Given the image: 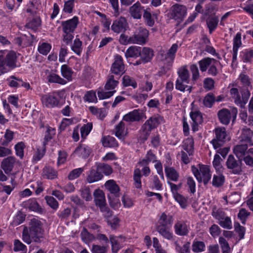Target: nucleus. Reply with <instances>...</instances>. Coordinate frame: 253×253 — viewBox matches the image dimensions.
I'll use <instances>...</instances> for the list:
<instances>
[{
    "label": "nucleus",
    "mask_w": 253,
    "mask_h": 253,
    "mask_svg": "<svg viewBox=\"0 0 253 253\" xmlns=\"http://www.w3.org/2000/svg\"><path fill=\"white\" fill-rule=\"evenodd\" d=\"M127 26L126 19L124 17H120L114 21L111 29L115 33H120L126 31Z\"/></svg>",
    "instance_id": "f3484780"
},
{
    "label": "nucleus",
    "mask_w": 253,
    "mask_h": 253,
    "mask_svg": "<svg viewBox=\"0 0 253 253\" xmlns=\"http://www.w3.org/2000/svg\"><path fill=\"white\" fill-rule=\"evenodd\" d=\"M141 54V47L136 46H130L125 52V56L127 58H137Z\"/></svg>",
    "instance_id": "f704fd0d"
},
{
    "label": "nucleus",
    "mask_w": 253,
    "mask_h": 253,
    "mask_svg": "<svg viewBox=\"0 0 253 253\" xmlns=\"http://www.w3.org/2000/svg\"><path fill=\"white\" fill-rule=\"evenodd\" d=\"M144 10L141 4L137 2L129 7V13L134 19H139Z\"/></svg>",
    "instance_id": "5701e85b"
},
{
    "label": "nucleus",
    "mask_w": 253,
    "mask_h": 253,
    "mask_svg": "<svg viewBox=\"0 0 253 253\" xmlns=\"http://www.w3.org/2000/svg\"><path fill=\"white\" fill-rule=\"evenodd\" d=\"M25 148V143L23 141L18 142L14 145L15 155L20 159H23L24 157V149Z\"/></svg>",
    "instance_id": "a18cd8bd"
},
{
    "label": "nucleus",
    "mask_w": 253,
    "mask_h": 253,
    "mask_svg": "<svg viewBox=\"0 0 253 253\" xmlns=\"http://www.w3.org/2000/svg\"><path fill=\"white\" fill-rule=\"evenodd\" d=\"M46 152V146H43L42 149L38 148L36 152L33 155V163H36L40 161L44 156Z\"/></svg>",
    "instance_id": "052dcab7"
},
{
    "label": "nucleus",
    "mask_w": 253,
    "mask_h": 253,
    "mask_svg": "<svg viewBox=\"0 0 253 253\" xmlns=\"http://www.w3.org/2000/svg\"><path fill=\"white\" fill-rule=\"evenodd\" d=\"M149 34V31L146 28L140 27L130 36V42L132 44L143 45L147 42Z\"/></svg>",
    "instance_id": "6e6552de"
},
{
    "label": "nucleus",
    "mask_w": 253,
    "mask_h": 253,
    "mask_svg": "<svg viewBox=\"0 0 253 253\" xmlns=\"http://www.w3.org/2000/svg\"><path fill=\"white\" fill-rule=\"evenodd\" d=\"M230 94L234 103L242 108H245L251 95L250 91L248 89H244L241 92V97L238 89L235 87L230 89Z\"/></svg>",
    "instance_id": "39448f33"
},
{
    "label": "nucleus",
    "mask_w": 253,
    "mask_h": 253,
    "mask_svg": "<svg viewBox=\"0 0 253 253\" xmlns=\"http://www.w3.org/2000/svg\"><path fill=\"white\" fill-rule=\"evenodd\" d=\"M45 74L46 76V79L48 83H55L61 85H64L67 83L66 80L56 74L53 70L47 69L45 71Z\"/></svg>",
    "instance_id": "2eb2a0df"
},
{
    "label": "nucleus",
    "mask_w": 253,
    "mask_h": 253,
    "mask_svg": "<svg viewBox=\"0 0 253 253\" xmlns=\"http://www.w3.org/2000/svg\"><path fill=\"white\" fill-rule=\"evenodd\" d=\"M82 239L86 244H88L94 240V236L90 234L85 228H84L81 233Z\"/></svg>",
    "instance_id": "338daca9"
},
{
    "label": "nucleus",
    "mask_w": 253,
    "mask_h": 253,
    "mask_svg": "<svg viewBox=\"0 0 253 253\" xmlns=\"http://www.w3.org/2000/svg\"><path fill=\"white\" fill-rule=\"evenodd\" d=\"M177 49L178 45L176 43H174L165 55V62L167 64L168 69H169L172 66Z\"/></svg>",
    "instance_id": "a211bd4d"
},
{
    "label": "nucleus",
    "mask_w": 253,
    "mask_h": 253,
    "mask_svg": "<svg viewBox=\"0 0 253 253\" xmlns=\"http://www.w3.org/2000/svg\"><path fill=\"white\" fill-rule=\"evenodd\" d=\"M123 84L124 86H132L133 88L137 87L135 80L128 75H125L123 78Z\"/></svg>",
    "instance_id": "4d7b16f0"
},
{
    "label": "nucleus",
    "mask_w": 253,
    "mask_h": 253,
    "mask_svg": "<svg viewBox=\"0 0 253 253\" xmlns=\"http://www.w3.org/2000/svg\"><path fill=\"white\" fill-rule=\"evenodd\" d=\"M109 239L111 244L112 251L113 253H117L121 248V244L125 241V238L122 236L110 235Z\"/></svg>",
    "instance_id": "6ab92c4d"
},
{
    "label": "nucleus",
    "mask_w": 253,
    "mask_h": 253,
    "mask_svg": "<svg viewBox=\"0 0 253 253\" xmlns=\"http://www.w3.org/2000/svg\"><path fill=\"white\" fill-rule=\"evenodd\" d=\"M165 171L167 177L173 181H177L179 178L178 172L173 167L166 166Z\"/></svg>",
    "instance_id": "58836bf2"
},
{
    "label": "nucleus",
    "mask_w": 253,
    "mask_h": 253,
    "mask_svg": "<svg viewBox=\"0 0 253 253\" xmlns=\"http://www.w3.org/2000/svg\"><path fill=\"white\" fill-rule=\"evenodd\" d=\"M61 75L68 81H72L73 71L71 68L69 67L67 65L64 64L61 66Z\"/></svg>",
    "instance_id": "37998d69"
},
{
    "label": "nucleus",
    "mask_w": 253,
    "mask_h": 253,
    "mask_svg": "<svg viewBox=\"0 0 253 253\" xmlns=\"http://www.w3.org/2000/svg\"><path fill=\"white\" fill-rule=\"evenodd\" d=\"M79 23V18L77 16L72 18L61 22V26L63 33H74Z\"/></svg>",
    "instance_id": "ddd939ff"
},
{
    "label": "nucleus",
    "mask_w": 253,
    "mask_h": 253,
    "mask_svg": "<svg viewBox=\"0 0 253 253\" xmlns=\"http://www.w3.org/2000/svg\"><path fill=\"white\" fill-rule=\"evenodd\" d=\"M241 44V35L240 34L237 33L233 41L232 63H235L237 60L238 50Z\"/></svg>",
    "instance_id": "7c9ffc66"
},
{
    "label": "nucleus",
    "mask_w": 253,
    "mask_h": 253,
    "mask_svg": "<svg viewBox=\"0 0 253 253\" xmlns=\"http://www.w3.org/2000/svg\"><path fill=\"white\" fill-rule=\"evenodd\" d=\"M219 64V61L210 57L204 58L198 62L200 70L202 73L207 71L209 75L214 77L218 73L217 67Z\"/></svg>",
    "instance_id": "20e7f679"
},
{
    "label": "nucleus",
    "mask_w": 253,
    "mask_h": 253,
    "mask_svg": "<svg viewBox=\"0 0 253 253\" xmlns=\"http://www.w3.org/2000/svg\"><path fill=\"white\" fill-rule=\"evenodd\" d=\"M95 205L99 208L105 205L106 200L103 191L100 189L95 190L93 193Z\"/></svg>",
    "instance_id": "c85d7f7f"
},
{
    "label": "nucleus",
    "mask_w": 253,
    "mask_h": 253,
    "mask_svg": "<svg viewBox=\"0 0 253 253\" xmlns=\"http://www.w3.org/2000/svg\"><path fill=\"white\" fill-rule=\"evenodd\" d=\"M97 169L101 173H103L105 175H110L113 171L112 168L109 165L104 163L100 164L97 166Z\"/></svg>",
    "instance_id": "774afa93"
},
{
    "label": "nucleus",
    "mask_w": 253,
    "mask_h": 253,
    "mask_svg": "<svg viewBox=\"0 0 253 253\" xmlns=\"http://www.w3.org/2000/svg\"><path fill=\"white\" fill-rule=\"evenodd\" d=\"M42 176L44 178L53 180L57 177L58 172L53 168L46 166L42 169Z\"/></svg>",
    "instance_id": "a878e982"
},
{
    "label": "nucleus",
    "mask_w": 253,
    "mask_h": 253,
    "mask_svg": "<svg viewBox=\"0 0 253 253\" xmlns=\"http://www.w3.org/2000/svg\"><path fill=\"white\" fill-rule=\"evenodd\" d=\"M143 18L145 23L149 27H152L155 24V20L151 13L150 8H147L143 10Z\"/></svg>",
    "instance_id": "3c124183"
},
{
    "label": "nucleus",
    "mask_w": 253,
    "mask_h": 253,
    "mask_svg": "<svg viewBox=\"0 0 253 253\" xmlns=\"http://www.w3.org/2000/svg\"><path fill=\"white\" fill-rule=\"evenodd\" d=\"M43 224L38 219H31L28 227H25L22 232V240L27 244L32 242L39 243L44 238Z\"/></svg>",
    "instance_id": "f257e3e1"
},
{
    "label": "nucleus",
    "mask_w": 253,
    "mask_h": 253,
    "mask_svg": "<svg viewBox=\"0 0 253 253\" xmlns=\"http://www.w3.org/2000/svg\"><path fill=\"white\" fill-rule=\"evenodd\" d=\"M144 119H146V117L143 111L139 109H135L124 115L123 121L131 123L140 122Z\"/></svg>",
    "instance_id": "9d476101"
},
{
    "label": "nucleus",
    "mask_w": 253,
    "mask_h": 253,
    "mask_svg": "<svg viewBox=\"0 0 253 253\" xmlns=\"http://www.w3.org/2000/svg\"><path fill=\"white\" fill-rule=\"evenodd\" d=\"M240 57L244 63H251L253 58V50L245 49L240 52Z\"/></svg>",
    "instance_id": "de8ad7c7"
},
{
    "label": "nucleus",
    "mask_w": 253,
    "mask_h": 253,
    "mask_svg": "<svg viewBox=\"0 0 253 253\" xmlns=\"http://www.w3.org/2000/svg\"><path fill=\"white\" fill-rule=\"evenodd\" d=\"M111 71L116 75H122L125 73V66L122 56L117 55L115 57V61L112 64Z\"/></svg>",
    "instance_id": "4468645a"
},
{
    "label": "nucleus",
    "mask_w": 253,
    "mask_h": 253,
    "mask_svg": "<svg viewBox=\"0 0 253 253\" xmlns=\"http://www.w3.org/2000/svg\"><path fill=\"white\" fill-rule=\"evenodd\" d=\"M205 244L202 241H194L192 244V250L194 253H200L205 251Z\"/></svg>",
    "instance_id": "69168bd1"
},
{
    "label": "nucleus",
    "mask_w": 253,
    "mask_h": 253,
    "mask_svg": "<svg viewBox=\"0 0 253 253\" xmlns=\"http://www.w3.org/2000/svg\"><path fill=\"white\" fill-rule=\"evenodd\" d=\"M248 148L247 144L237 145L234 147L233 152L238 158L242 159L247 151Z\"/></svg>",
    "instance_id": "ea45409f"
},
{
    "label": "nucleus",
    "mask_w": 253,
    "mask_h": 253,
    "mask_svg": "<svg viewBox=\"0 0 253 253\" xmlns=\"http://www.w3.org/2000/svg\"><path fill=\"white\" fill-rule=\"evenodd\" d=\"M218 22V17L215 15L210 16L206 19V23L210 34L217 28Z\"/></svg>",
    "instance_id": "c9c22d12"
},
{
    "label": "nucleus",
    "mask_w": 253,
    "mask_h": 253,
    "mask_svg": "<svg viewBox=\"0 0 253 253\" xmlns=\"http://www.w3.org/2000/svg\"><path fill=\"white\" fill-rule=\"evenodd\" d=\"M13 251L15 252L21 251L26 253L27 248L26 246L23 244L19 240L15 239L13 242Z\"/></svg>",
    "instance_id": "0e129e2a"
},
{
    "label": "nucleus",
    "mask_w": 253,
    "mask_h": 253,
    "mask_svg": "<svg viewBox=\"0 0 253 253\" xmlns=\"http://www.w3.org/2000/svg\"><path fill=\"white\" fill-rule=\"evenodd\" d=\"M105 187L115 197L120 196V188L113 180H108L105 184Z\"/></svg>",
    "instance_id": "c756f323"
},
{
    "label": "nucleus",
    "mask_w": 253,
    "mask_h": 253,
    "mask_svg": "<svg viewBox=\"0 0 253 253\" xmlns=\"http://www.w3.org/2000/svg\"><path fill=\"white\" fill-rule=\"evenodd\" d=\"M123 121H121L116 125L114 130L115 135L120 139H124L127 134L126 130L125 129V124Z\"/></svg>",
    "instance_id": "2f4dec72"
},
{
    "label": "nucleus",
    "mask_w": 253,
    "mask_h": 253,
    "mask_svg": "<svg viewBox=\"0 0 253 253\" xmlns=\"http://www.w3.org/2000/svg\"><path fill=\"white\" fill-rule=\"evenodd\" d=\"M102 142L104 147H115L118 146L117 140L112 136L104 137L102 138Z\"/></svg>",
    "instance_id": "864d4df0"
},
{
    "label": "nucleus",
    "mask_w": 253,
    "mask_h": 253,
    "mask_svg": "<svg viewBox=\"0 0 253 253\" xmlns=\"http://www.w3.org/2000/svg\"><path fill=\"white\" fill-rule=\"evenodd\" d=\"M25 205L31 211L41 212L42 208L35 199H30L25 202Z\"/></svg>",
    "instance_id": "4c0bfd02"
},
{
    "label": "nucleus",
    "mask_w": 253,
    "mask_h": 253,
    "mask_svg": "<svg viewBox=\"0 0 253 253\" xmlns=\"http://www.w3.org/2000/svg\"><path fill=\"white\" fill-rule=\"evenodd\" d=\"M215 101V98L212 93H208L203 99V104L205 106L211 108L214 102Z\"/></svg>",
    "instance_id": "13d9d810"
},
{
    "label": "nucleus",
    "mask_w": 253,
    "mask_h": 253,
    "mask_svg": "<svg viewBox=\"0 0 253 253\" xmlns=\"http://www.w3.org/2000/svg\"><path fill=\"white\" fill-rule=\"evenodd\" d=\"M16 160L14 156H9L2 160L0 167L5 174H8L12 171Z\"/></svg>",
    "instance_id": "dca6fc26"
},
{
    "label": "nucleus",
    "mask_w": 253,
    "mask_h": 253,
    "mask_svg": "<svg viewBox=\"0 0 253 253\" xmlns=\"http://www.w3.org/2000/svg\"><path fill=\"white\" fill-rule=\"evenodd\" d=\"M169 227L157 226L156 230L164 238L168 240H171L173 238V234L169 230Z\"/></svg>",
    "instance_id": "603ef678"
},
{
    "label": "nucleus",
    "mask_w": 253,
    "mask_h": 253,
    "mask_svg": "<svg viewBox=\"0 0 253 253\" xmlns=\"http://www.w3.org/2000/svg\"><path fill=\"white\" fill-rule=\"evenodd\" d=\"M214 133L215 138L211 140V143L215 149L222 146L225 142L229 141L230 139L224 127L216 128L214 130Z\"/></svg>",
    "instance_id": "0eeeda50"
},
{
    "label": "nucleus",
    "mask_w": 253,
    "mask_h": 253,
    "mask_svg": "<svg viewBox=\"0 0 253 253\" xmlns=\"http://www.w3.org/2000/svg\"><path fill=\"white\" fill-rule=\"evenodd\" d=\"M43 105L47 108H54L58 107L59 104L60 99L58 95L54 93L44 94L42 98Z\"/></svg>",
    "instance_id": "f8f14e48"
},
{
    "label": "nucleus",
    "mask_w": 253,
    "mask_h": 253,
    "mask_svg": "<svg viewBox=\"0 0 253 253\" xmlns=\"http://www.w3.org/2000/svg\"><path fill=\"white\" fill-rule=\"evenodd\" d=\"M157 161L156 155L153 153L151 150H149L147 152L145 158L139 161L138 164L139 165H148L151 162L154 163Z\"/></svg>",
    "instance_id": "c03bdc74"
},
{
    "label": "nucleus",
    "mask_w": 253,
    "mask_h": 253,
    "mask_svg": "<svg viewBox=\"0 0 253 253\" xmlns=\"http://www.w3.org/2000/svg\"><path fill=\"white\" fill-rule=\"evenodd\" d=\"M84 123L80 128V132L81 137L83 140L86 138V137L89 134L90 131L92 129V124L91 122L86 123L85 120H83Z\"/></svg>",
    "instance_id": "79ce46f5"
},
{
    "label": "nucleus",
    "mask_w": 253,
    "mask_h": 253,
    "mask_svg": "<svg viewBox=\"0 0 253 253\" xmlns=\"http://www.w3.org/2000/svg\"><path fill=\"white\" fill-rule=\"evenodd\" d=\"M68 154L65 150H59L58 151V158L57 165L59 166L64 164L67 161Z\"/></svg>",
    "instance_id": "e2e57ef3"
},
{
    "label": "nucleus",
    "mask_w": 253,
    "mask_h": 253,
    "mask_svg": "<svg viewBox=\"0 0 253 253\" xmlns=\"http://www.w3.org/2000/svg\"><path fill=\"white\" fill-rule=\"evenodd\" d=\"M162 121L163 118L158 115L149 118L142 125L139 130L138 139L143 142L147 140L152 130L157 128Z\"/></svg>",
    "instance_id": "f03ea898"
},
{
    "label": "nucleus",
    "mask_w": 253,
    "mask_h": 253,
    "mask_svg": "<svg viewBox=\"0 0 253 253\" xmlns=\"http://www.w3.org/2000/svg\"><path fill=\"white\" fill-rule=\"evenodd\" d=\"M17 58L16 54L14 51H9L5 57L4 56V65H6L11 69H14L16 67Z\"/></svg>",
    "instance_id": "aec40b11"
},
{
    "label": "nucleus",
    "mask_w": 253,
    "mask_h": 253,
    "mask_svg": "<svg viewBox=\"0 0 253 253\" xmlns=\"http://www.w3.org/2000/svg\"><path fill=\"white\" fill-rule=\"evenodd\" d=\"M141 59L144 63H147L151 61L154 56L153 50L148 47H144L141 50L140 55Z\"/></svg>",
    "instance_id": "473e14b6"
},
{
    "label": "nucleus",
    "mask_w": 253,
    "mask_h": 253,
    "mask_svg": "<svg viewBox=\"0 0 253 253\" xmlns=\"http://www.w3.org/2000/svg\"><path fill=\"white\" fill-rule=\"evenodd\" d=\"M41 23L42 20L40 17L28 18L27 22L26 24L25 27L27 29H30L36 32L41 26Z\"/></svg>",
    "instance_id": "bb28decb"
},
{
    "label": "nucleus",
    "mask_w": 253,
    "mask_h": 253,
    "mask_svg": "<svg viewBox=\"0 0 253 253\" xmlns=\"http://www.w3.org/2000/svg\"><path fill=\"white\" fill-rule=\"evenodd\" d=\"M51 44L47 42H40L38 45V50L39 52L43 55L48 54L51 49Z\"/></svg>",
    "instance_id": "5fc2aeb1"
},
{
    "label": "nucleus",
    "mask_w": 253,
    "mask_h": 253,
    "mask_svg": "<svg viewBox=\"0 0 253 253\" xmlns=\"http://www.w3.org/2000/svg\"><path fill=\"white\" fill-rule=\"evenodd\" d=\"M219 122L223 125H228L230 122L231 114L227 109H222L217 114Z\"/></svg>",
    "instance_id": "412c9836"
},
{
    "label": "nucleus",
    "mask_w": 253,
    "mask_h": 253,
    "mask_svg": "<svg viewBox=\"0 0 253 253\" xmlns=\"http://www.w3.org/2000/svg\"><path fill=\"white\" fill-rule=\"evenodd\" d=\"M78 121L79 120L77 118H72L70 119L63 118L60 125L59 128L62 130H64L68 126L76 124Z\"/></svg>",
    "instance_id": "6e6d98bb"
},
{
    "label": "nucleus",
    "mask_w": 253,
    "mask_h": 253,
    "mask_svg": "<svg viewBox=\"0 0 253 253\" xmlns=\"http://www.w3.org/2000/svg\"><path fill=\"white\" fill-rule=\"evenodd\" d=\"M56 133V129L49 126L46 127V130L44 133V137L42 142V146H46L48 143L52 139Z\"/></svg>",
    "instance_id": "e433bc0d"
},
{
    "label": "nucleus",
    "mask_w": 253,
    "mask_h": 253,
    "mask_svg": "<svg viewBox=\"0 0 253 253\" xmlns=\"http://www.w3.org/2000/svg\"><path fill=\"white\" fill-rule=\"evenodd\" d=\"M211 215L214 218L217 219L218 221L221 219H223V217L225 216V212L223 211L222 209L218 208L216 206H213L212 207Z\"/></svg>",
    "instance_id": "bf43d9fd"
},
{
    "label": "nucleus",
    "mask_w": 253,
    "mask_h": 253,
    "mask_svg": "<svg viewBox=\"0 0 253 253\" xmlns=\"http://www.w3.org/2000/svg\"><path fill=\"white\" fill-rule=\"evenodd\" d=\"M190 117L193 121L192 130L196 131L198 130V125L203 122V117L199 111H192L190 113Z\"/></svg>",
    "instance_id": "b1692460"
},
{
    "label": "nucleus",
    "mask_w": 253,
    "mask_h": 253,
    "mask_svg": "<svg viewBox=\"0 0 253 253\" xmlns=\"http://www.w3.org/2000/svg\"><path fill=\"white\" fill-rule=\"evenodd\" d=\"M185 82L180 80H176L175 82V88L181 92H184L185 90L189 91V92L191 91L192 87L188 86Z\"/></svg>",
    "instance_id": "680f3d73"
},
{
    "label": "nucleus",
    "mask_w": 253,
    "mask_h": 253,
    "mask_svg": "<svg viewBox=\"0 0 253 253\" xmlns=\"http://www.w3.org/2000/svg\"><path fill=\"white\" fill-rule=\"evenodd\" d=\"M192 171L199 182H203L206 185L211 178L209 167L206 165H199V168L192 167Z\"/></svg>",
    "instance_id": "423d86ee"
},
{
    "label": "nucleus",
    "mask_w": 253,
    "mask_h": 253,
    "mask_svg": "<svg viewBox=\"0 0 253 253\" xmlns=\"http://www.w3.org/2000/svg\"><path fill=\"white\" fill-rule=\"evenodd\" d=\"M186 13L187 8L185 6L175 4L171 8L170 18L181 21L185 17Z\"/></svg>",
    "instance_id": "9b49d317"
},
{
    "label": "nucleus",
    "mask_w": 253,
    "mask_h": 253,
    "mask_svg": "<svg viewBox=\"0 0 253 253\" xmlns=\"http://www.w3.org/2000/svg\"><path fill=\"white\" fill-rule=\"evenodd\" d=\"M119 82L114 79V77L113 75L108 76V79L105 85V90H115V88L117 86Z\"/></svg>",
    "instance_id": "09e8293b"
},
{
    "label": "nucleus",
    "mask_w": 253,
    "mask_h": 253,
    "mask_svg": "<svg viewBox=\"0 0 253 253\" xmlns=\"http://www.w3.org/2000/svg\"><path fill=\"white\" fill-rule=\"evenodd\" d=\"M242 159H236L232 155L228 156L226 162L227 168L234 174H239L242 172Z\"/></svg>",
    "instance_id": "1a4fd4ad"
},
{
    "label": "nucleus",
    "mask_w": 253,
    "mask_h": 253,
    "mask_svg": "<svg viewBox=\"0 0 253 253\" xmlns=\"http://www.w3.org/2000/svg\"><path fill=\"white\" fill-rule=\"evenodd\" d=\"M174 229L175 234L179 236H185L189 232L188 226L183 220L177 221L174 226Z\"/></svg>",
    "instance_id": "4be33fe9"
},
{
    "label": "nucleus",
    "mask_w": 253,
    "mask_h": 253,
    "mask_svg": "<svg viewBox=\"0 0 253 253\" xmlns=\"http://www.w3.org/2000/svg\"><path fill=\"white\" fill-rule=\"evenodd\" d=\"M182 147L189 156L192 155L194 151V140L192 137H188L183 142Z\"/></svg>",
    "instance_id": "a19ab883"
},
{
    "label": "nucleus",
    "mask_w": 253,
    "mask_h": 253,
    "mask_svg": "<svg viewBox=\"0 0 253 253\" xmlns=\"http://www.w3.org/2000/svg\"><path fill=\"white\" fill-rule=\"evenodd\" d=\"M173 221V216L171 215H167L165 212H163L160 215L157 226L170 227Z\"/></svg>",
    "instance_id": "393cba45"
},
{
    "label": "nucleus",
    "mask_w": 253,
    "mask_h": 253,
    "mask_svg": "<svg viewBox=\"0 0 253 253\" xmlns=\"http://www.w3.org/2000/svg\"><path fill=\"white\" fill-rule=\"evenodd\" d=\"M141 170L139 168H135L134 170L133 179L134 185L136 188L140 189L142 187Z\"/></svg>",
    "instance_id": "49530a36"
},
{
    "label": "nucleus",
    "mask_w": 253,
    "mask_h": 253,
    "mask_svg": "<svg viewBox=\"0 0 253 253\" xmlns=\"http://www.w3.org/2000/svg\"><path fill=\"white\" fill-rule=\"evenodd\" d=\"M225 182V177L221 171H217L213 175L212 184L215 187H219L223 185Z\"/></svg>",
    "instance_id": "72a5a7b5"
},
{
    "label": "nucleus",
    "mask_w": 253,
    "mask_h": 253,
    "mask_svg": "<svg viewBox=\"0 0 253 253\" xmlns=\"http://www.w3.org/2000/svg\"><path fill=\"white\" fill-rule=\"evenodd\" d=\"M103 177V175L97 169L91 170L87 176V180L89 183H92L100 180Z\"/></svg>",
    "instance_id": "8fccbe9b"
},
{
    "label": "nucleus",
    "mask_w": 253,
    "mask_h": 253,
    "mask_svg": "<svg viewBox=\"0 0 253 253\" xmlns=\"http://www.w3.org/2000/svg\"><path fill=\"white\" fill-rule=\"evenodd\" d=\"M162 121L163 118L158 115L149 118L142 125L139 130L138 139L143 142L147 140L152 130L157 128Z\"/></svg>",
    "instance_id": "7ed1b4c3"
},
{
    "label": "nucleus",
    "mask_w": 253,
    "mask_h": 253,
    "mask_svg": "<svg viewBox=\"0 0 253 253\" xmlns=\"http://www.w3.org/2000/svg\"><path fill=\"white\" fill-rule=\"evenodd\" d=\"M178 78L177 80L189 84L190 82V73L186 66H183L179 68L177 70Z\"/></svg>",
    "instance_id": "cd10ccee"
}]
</instances>
